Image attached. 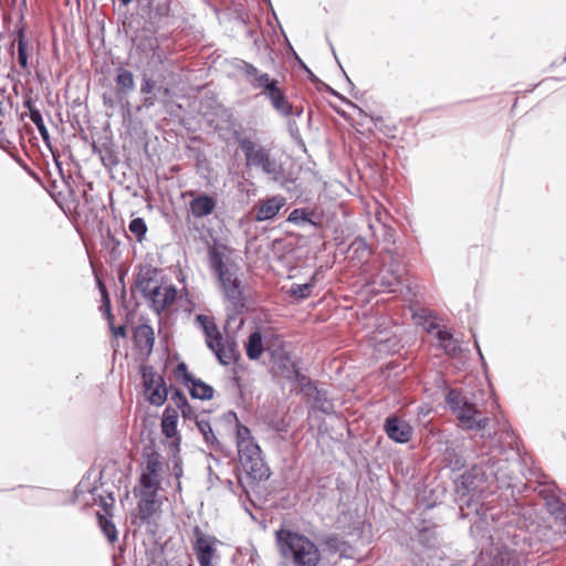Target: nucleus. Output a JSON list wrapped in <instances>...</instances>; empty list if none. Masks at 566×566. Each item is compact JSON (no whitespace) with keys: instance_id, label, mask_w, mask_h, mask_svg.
<instances>
[{"instance_id":"obj_28","label":"nucleus","mask_w":566,"mask_h":566,"mask_svg":"<svg viewBox=\"0 0 566 566\" xmlns=\"http://www.w3.org/2000/svg\"><path fill=\"white\" fill-rule=\"evenodd\" d=\"M178 411L167 406L161 419V432L165 437L171 439L177 436Z\"/></svg>"},{"instance_id":"obj_26","label":"nucleus","mask_w":566,"mask_h":566,"mask_svg":"<svg viewBox=\"0 0 566 566\" xmlns=\"http://www.w3.org/2000/svg\"><path fill=\"white\" fill-rule=\"evenodd\" d=\"M436 337L439 342V347L444 350L449 356H457L461 352L460 342L447 329H438Z\"/></svg>"},{"instance_id":"obj_56","label":"nucleus","mask_w":566,"mask_h":566,"mask_svg":"<svg viewBox=\"0 0 566 566\" xmlns=\"http://www.w3.org/2000/svg\"><path fill=\"white\" fill-rule=\"evenodd\" d=\"M157 93L168 96L170 94V90L168 87L158 86L156 88Z\"/></svg>"},{"instance_id":"obj_41","label":"nucleus","mask_w":566,"mask_h":566,"mask_svg":"<svg viewBox=\"0 0 566 566\" xmlns=\"http://www.w3.org/2000/svg\"><path fill=\"white\" fill-rule=\"evenodd\" d=\"M142 371V378H143V385L145 387L146 391H149L151 388L158 385V378L160 377L157 375L153 366L144 365L140 369Z\"/></svg>"},{"instance_id":"obj_24","label":"nucleus","mask_w":566,"mask_h":566,"mask_svg":"<svg viewBox=\"0 0 566 566\" xmlns=\"http://www.w3.org/2000/svg\"><path fill=\"white\" fill-rule=\"evenodd\" d=\"M287 221L298 227H305L308 224L316 228L321 223L315 212L303 208L292 210L287 217Z\"/></svg>"},{"instance_id":"obj_12","label":"nucleus","mask_w":566,"mask_h":566,"mask_svg":"<svg viewBox=\"0 0 566 566\" xmlns=\"http://www.w3.org/2000/svg\"><path fill=\"white\" fill-rule=\"evenodd\" d=\"M442 462L453 472L461 471L467 464L463 447L458 441H447L442 452Z\"/></svg>"},{"instance_id":"obj_58","label":"nucleus","mask_w":566,"mask_h":566,"mask_svg":"<svg viewBox=\"0 0 566 566\" xmlns=\"http://www.w3.org/2000/svg\"><path fill=\"white\" fill-rule=\"evenodd\" d=\"M427 329H428V332H430V333H431V332H433L434 329H437V331H438V329H440V328H439L438 324H436L434 322H430V323L428 324V326H427Z\"/></svg>"},{"instance_id":"obj_50","label":"nucleus","mask_w":566,"mask_h":566,"mask_svg":"<svg viewBox=\"0 0 566 566\" xmlns=\"http://www.w3.org/2000/svg\"><path fill=\"white\" fill-rule=\"evenodd\" d=\"M155 104H156V94L155 93L145 95V97L143 98L142 105H139L137 107V112H140L143 108L150 109L151 107H154Z\"/></svg>"},{"instance_id":"obj_63","label":"nucleus","mask_w":566,"mask_h":566,"mask_svg":"<svg viewBox=\"0 0 566 566\" xmlns=\"http://www.w3.org/2000/svg\"><path fill=\"white\" fill-rule=\"evenodd\" d=\"M176 490H177L178 492H181V481H180V479H179V480H177Z\"/></svg>"},{"instance_id":"obj_30","label":"nucleus","mask_w":566,"mask_h":566,"mask_svg":"<svg viewBox=\"0 0 566 566\" xmlns=\"http://www.w3.org/2000/svg\"><path fill=\"white\" fill-rule=\"evenodd\" d=\"M247 356L251 360H256L263 353L262 334L259 329L252 332L245 344Z\"/></svg>"},{"instance_id":"obj_2","label":"nucleus","mask_w":566,"mask_h":566,"mask_svg":"<svg viewBox=\"0 0 566 566\" xmlns=\"http://www.w3.org/2000/svg\"><path fill=\"white\" fill-rule=\"evenodd\" d=\"M486 472L478 464L465 471L457 481V491L462 492L460 514L463 518H470L471 532H489L490 524H496V513L494 509L489 507L485 503L474 499V494L479 488V483L483 482Z\"/></svg>"},{"instance_id":"obj_36","label":"nucleus","mask_w":566,"mask_h":566,"mask_svg":"<svg viewBox=\"0 0 566 566\" xmlns=\"http://www.w3.org/2000/svg\"><path fill=\"white\" fill-rule=\"evenodd\" d=\"M30 120L36 126L44 144L51 148V139L50 133L44 124L42 114L40 109H31V114H29Z\"/></svg>"},{"instance_id":"obj_32","label":"nucleus","mask_w":566,"mask_h":566,"mask_svg":"<svg viewBox=\"0 0 566 566\" xmlns=\"http://www.w3.org/2000/svg\"><path fill=\"white\" fill-rule=\"evenodd\" d=\"M158 380V385L148 391V401L157 407L165 403L169 394V389L166 386L165 379L163 377H159Z\"/></svg>"},{"instance_id":"obj_22","label":"nucleus","mask_w":566,"mask_h":566,"mask_svg":"<svg viewBox=\"0 0 566 566\" xmlns=\"http://www.w3.org/2000/svg\"><path fill=\"white\" fill-rule=\"evenodd\" d=\"M541 493L548 513L555 517L556 522H564L566 520V504L552 492L545 490Z\"/></svg>"},{"instance_id":"obj_51","label":"nucleus","mask_w":566,"mask_h":566,"mask_svg":"<svg viewBox=\"0 0 566 566\" xmlns=\"http://www.w3.org/2000/svg\"><path fill=\"white\" fill-rule=\"evenodd\" d=\"M172 473H174V476L176 478V480L181 479V476L184 474L181 459L177 455H174Z\"/></svg>"},{"instance_id":"obj_19","label":"nucleus","mask_w":566,"mask_h":566,"mask_svg":"<svg viewBox=\"0 0 566 566\" xmlns=\"http://www.w3.org/2000/svg\"><path fill=\"white\" fill-rule=\"evenodd\" d=\"M324 549L328 554H338L340 558H353L355 549L336 534L326 536L323 541Z\"/></svg>"},{"instance_id":"obj_29","label":"nucleus","mask_w":566,"mask_h":566,"mask_svg":"<svg viewBox=\"0 0 566 566\" xmlns=\"http://www.w3.org/2000/svg\"><path fill=\"white\" fill-rule=\"evenodd\" d=\"M187 388L193 399L210 400L213 398L214 389L201 379L195 378Z\"/></svg>"},{"instance_id":"obj_14","label":"nucleus","mask_w":566,"mask_h":566,"mask_svg":"<svg viewBox=\"0 0 566 566\" xmlns=\"http://www.w3.org/2000/svg\"><path fill=\"white\" fill-rule=\"evenodd\" d=\"M156 490H142L137 510L138 517L147 525L153 524V517L157 510Z\"/></svg>"},{"instance_id":"obj_21","label":"nucleus","mask_w":566,"mask_h":566,"mask_svg":"<svg viewBox=\"0 0 566 566\" xmlns=\"http://www.w3.org/2000/svg\"><path fill=\"white\" fill-rule=\"evenodd\" d=\"M134 342L140 352L149 355L155 343L154 328L148 324L138 325L134 331Z\"/></svg>"},{"instance_id":"obj_18","label":"nucleus","mask_w":566,"mask_h":566,"mask_svg":"<svg viewBox=\"0 0 566 566\" xmlns=\"http://www.w3.org/2000/svg\"><path fill=\"white\" fill-rule=\"evenodd\" d=\"M306 397L311 401V407L313 410L321 411L325 415H332L334 412V403L328 398L327 391L325 389L318 388L316 386L314 388H310Z\"/></svg>"},{"instance_id":"obj_62","label":"nucleus","mask_w":566,"mask_h":566,"mask_svg":"<svg viewBox=\"0 0 566 566\" xmlns=\"http://www.w3.org/2000/svg\"><path fill=\"white\" fill-rule=\"evenodd\" d=\"M118 1H119V2H120V4H122V6H124V7H127V6L132 2V0H118Z\"/></svg>"},{"instance_id":"obj_31","label":"nucleus","mask_w":566,"mask_h":566,"mask_svg":"<svg viewBox=\"0 0 566 566\" xmlns=\"http://www.w3.org/2000/svg\"><path fill=\"white\" fill-rule=\"evenodd\" d=\"M250 84L254 90H260L261 94L265 95L279 85V81L260 71L255 78L250 80Z\"/></svg>"},{"instance_id":"obj_9","label":"nucleus","mask_w":566,"mask_h":566,"mask_svg":"<svg viewBox=\"0 0 566 566\" xmlns=\"http://www.w3.org/2000/svg\"><path fill=\"white\" fill-rule=\"evenodd\" d=\"M403 272V266L398 261L391 259L390 262L384 265L379 271L374 283L382 291L395 292L402 284Z\"/></svg>"},{"instance_id":"obj_10","label":"nucleus","mask_w":566,"mask_h":566,"mask_svg":"<svg viewBox=\"0 0 566 566\" xmlns=\"http://www.w3.org/2000/svg\"><path fill=\"white\" fill-rule=\"evenodd\" d=\"M159 271L150 264H139L135 275V286L147 298L156 293L160 286L158 280Z\"/></svg>"},{"instance_id":"obj_43","label":"nucleus","mask_w":566,"mask_h":566,"mask_svg":"<svg viewBox=\"0 0 566 566\" xmlns=\"http://www.w3.org/2000/svg\"><path fill=\"white\" fill-rule=\"evenodd\" d=\"M175 376L177 379L180 380V382L187 387L190 385L193 379L196 378L191 373H189L188 367L186 363L180 361L178 363L176 369H175Z\"/></svg>"},{"instance_id":"obj_25","label":"nucleus","mask_w":566,"mask_h":566,"mask_svg":"<svg viewBox=\"0 0 566 566\" xmlns=\"http://www.w3.org/2000/svg\"><path fill=\"white\" fill-rule=\"evenodd\" d=\"M114 81L116 83L117 94L120 96L128 95L135 88L134 75L125 67L120 66L116 69V76Z\"/></svg>"},{"instance_id":"obj_1","label":"nucleus","mask_w":566,"mask_h":566,"mask_svg":"<svg viewBox=\"0 0 566 566\" xmlns=\"http://www.w3.org/2000/svg\"><path fill=\"white\" fill-rule=\"evenodd\" d=\"M209 269L229 303L228 311L241 314L247 308L240 266L229 256L226 245L208 247Z\"/></svg>"},{"instance_id":"obj_52","label":"nucleus","mask_w":566,"mask_h":566,"mask_svg":"<svg viewBox=\"0 0 566 566\" xmlns=\"http://www.w3.org/2000/svg\"><path fill=\"white\" fill-rule=\"evenodd\" d=\"M180 411H181V415H182V417H184L185 419H192V418H193L195 420H197V419H198V416H197V413H196V410H195V408L189 403V401L186 403V406H185V407H182V408L180 409Z\"/></svg>"},{"instance_id":"obj_42","label":"nucleus","mask_w":566,"mask_h":566,"mask_svg":"<svg viewBox=\"0 0 566 566\" xmlns=\"http://www.w3.org/2000/svg\"><path fill=\"white\" fill-rule=\"evenodd\" d=\"M293 380L291 382L296 384L301 391L306 396L308 394L310 388H314V382L304 374L301 373V370H293Z\"/></svg>"},{"instance_id":"obj_13","label":"nucleus","mask_w":566,"mask_h":566,"mask_svg":"<svg viewBox=\"0 0 566 566\" xmlns=\"http://www.w3.org/2000/svg\"><path fill=\"white\" fill-rule=\"evenodd\" d=\"M177 289L174 285L159 286L156 293H151L146 300L150 303V308L160 314L168 308L176 300Z\"/></svg>"},{"instance_id":"obj_47","label":"nucleus","mask_w":566,"mask_h":566,"mask_svg":"<svg viewBox=\"0 0 566 566\" xmlns=\"http://www.w3.org/2000/svg\"><path fill=\"white\" fill-rule=\"evenodd\" d=\"M279 368L281 369L282 377H284L286 380L292 381L293 380V370H300V368L291 361L281 363L279 365Z\"/></svg>"},{"instance_id":"obj_35","label":"nucleus","mask_w":566,"mask_h":566,"mask_svg":"<svg viewBox=\"0 0 566 566\" xmlns=\"http://www.w3.org/2000/svg\"><path fill=\"white\" fill-rule=\"evenodd\" d=\"M128 231L134 235L138 243H143L146 239L148 227L144 218H133L128 223Z\"/></svg>"},{"instance_id":"obj_45","label":"nucleus","mask_w":566,"mask_h":566,"mask_svg":"<svg viewBox=\"0 0 566 566\" xmlns=\"http://www.w3.org/2000/svg\"><path fill=\"white\" fill-rule=\"evenodd\" d=\"M140 484L144 488L143 490H158L159 486V476H153L150 472L143 471L140 475Z\"/></svg>"},{"instance_id":"obj_5","label":"nucleus","mask_w":566,"mask_h":566,"mask_svg":"<svg viewBox=\"0 0 566 566\" xmlns=\"http://www.w3.org/2000/svg\"><path fill=\"white\" fill-rule=\"evenodd\" d=\"M241 151L244 155L245 166L256 169L268 177L272 182L284 186L286 182V174L283 164L272 156L271 149L262 144L253 140L249 136H243L239 132H234Z\"/></svg>"},{"instance_id":"obj_23","label":"nucleus","mask_w":566,"mask_h":566,"mask_svg":"<svg viewBox=\"0 0 566 566\" xmlns=\"http://www.w3.org/2000/svg\"><path fill=\"white\" fill-rule=\"evenodd\" d=\"M348 258L365 263L371 255V249L363 237L355 238L347 248Z\"/></svg>"},{"instance_id":"obj_7","label":"nucleus","mask_w":566,"mask_h":566,"mask_svg":"<svg viewBox=\"0 0 566 566\" xmlns=\"http://www.w3.org/2000/svg\"><path fill=\"white\" fill-rule=\"evenodd\" d=\"M446 403L455 415L459 427L464 430H483L489 423V418L483 417L476 406L457 389H448Z\"/></svg>"},{"instance_id":"obj_34","label":"nucleus","mask_w":566,"mask_h":566,"mask_svg":"<svg viewBox=\"0 0 566 566\" xmlns=\"http://www.w3.org/2000/svg\"><path fill=\"white\" fill-rule=\"evenodd\" d=\"M18 44V62L23 70H28L29 54H28V40L25 38L24 29H19L17 32Z\"/></svg>"},{"instance_id":"obj_59","label":"nucleus","mask_w":566,"mask_h":566,"mask_svg":"<svg viewBox=\"0 0 566 566\" xmlns=\"http://www.w3.org/2000/svg\"><path fill=\"white\" fill-rule=\"evenodd\" d=\"M306 73L308 74V77L312 82H318V78L315 76V74L311 70H307Z\"/></svg>"},{"instance_id":"obj_8","label":"nucleus","mask_w":566,"mask_h":566,"mask_svg":"<svg viewBox=\"0 0 566 566\" xmlns=\"http://www.w3.org/2000/svg\"><path fill=\"white\" fill-rule=\"evenodd\" d=\"M195 541L192 548L200 566H214L212 560L217 555V544L220 543L214 536L206 534L199 526L193 528Z\"/></svg>"},{"instance_id":"obj_3","label":"nucleus","mask_w":566,"mask_h":566,"mask_svg":"<svg viewBox=\"0 0 566 566\" xmlns=\"http://www.w3.org/2000/svg\"><path fill=\"white\" fill-rule=\"evenodd\" d=\"M493 524H490L489 532H481L482 536L488 534L492 547L490 555L493 558V566H523L525 563L524 555L528 554L533 548V538L527 536L524 530L513 524H507L501 530L494 531ZM480 534V532H478Z\"/></svg>"},{"instance_id":"obj_39","label":"nucleus","mask_w":566,"mask_h":566,"mask_svg":"<svg viewBox=\"0 0 566 566\" xmlns=\"http://www.w3.org/2000/svg\"><path fill=\"white\" fill-rule=\"evenodd\" d=\"M233 69L242 74L249 82L252 78H255L259 74L260 70L255 67L252 63L247 62L241 59H234L232 62Z\"/></svg>"},{"instance_id":"obj_38","label":"nucleus","mask_w":566,"mask_h":566,"mask_svg":"<svg viewBox=\"0 0 566 566\" xmlns=\"http://www.w3.org/2000/svg\"><path fill=\"white\" fill-rule=\"evenodd\" d=\"M143 455L146 458V471L150 472L153 476H159L161 470L160 455L154 449L144 451Z\"/></svg>"},{"instance_id":"obj_55","label":"nucleus","mask_w":566,"mask_h":566,"mask_svg":"<svg viewBox=\"0 0 566 566\" xmlns=\"http://www.w3.org/2000/svg\"><path fill=\"white\" fill-rule=\"evenodd\" d=\"M23 105L29 109V114H31V109H38L35 106H34V103L31 98H28L23 102Z\"/></svg>"},{"instance_id":"obj_64","label":"nucleus","mask_w":566,"mask_h":566,"mask_svg":"<svg viewBox=\"0 0 566 566\" xmlns=\"http://www.w3.org/2000/svg\"><path fill=\"white\" fill-rule=\"evenodd\" d=\"M560 525L564 527V533L566 534V520L562 522Z\"/></svg>"},{"instance_id":"obj_57","label":"nucleus","mask_w":566,"mask_h":566,"mask_svg":"<svg viewBox=\"0 0 566 566\" xmlns=\"http://www.w3.org/2000/svg\"><path fill=\"white\" fill-rule=\"evenodd\" d=\"M103 102H104V105L109 106V107H113V105H114L113 99L105 94L103 95Z\"/></svg>"},{"instance_id":"obj_11","label":"nucleus","mask_w":566,"mask_h":566,"mask_svg":"<svg viewBox=\"0 0 566 566\" xmlns=\"http://www.w3.org/2000/svg\"><path fill=\"white\" fill-rule=\"evenodd\" d=\"M384 430L387 437L396 443H407L411 440L413 429L406 420L396 415H390L385 419Z\"/></svg>"},{"instance_id":"obj_15","label":"nucleus","mask_w":566,"mask_h":566,"mask_svg":"<svg viewBox=\"0 0 566 566\" xmlns=\"http://www.w3.org/2000/svg\"><path fill=\"white\" fill-rule=\"evenodd\" d=\"M216 207V198L208 193H200L189 202V211L196 219L208 217L213 212Z\"/></svg>"},{"instance_id":"obj_46","label":"nucleus","mask_w":566,"mask_h":566,"mask_svg":"<svg viewBox=\"0 0 566 566\" xmlns=\"http://www.w3.org/2000/svg\"><path fill=\"white\" fill-rule=\"evenodd\" d=\"M170 399L174 401L176 408L180 410L188 402L187 397L179 388L170 387L169 388Z\"/></svg>"},{"instance_id":"obj_4","label":"nucleus","mask_w":566,"mask_h":566,"mask_svg":"<svg viewBox=\"0 0 566 566\" xmlns=\"http://www.w3.org/2000/svg\"><path fill=\"white\" fill-rule=\"evenodd\" d=\"M235 443L239 461L245 473L244 476H238V482L243 492L249 495L261 481L270 478L271 470L263 459L261 447L245 424L238 426Z\"/></svg>"},{"instance_id":"obj_61","label":"nucleus","mask_w":566,"mask_h":566,"mask_svg":"<svg viewBox=\"0 0 566 566\" xmlns=\"http://www.w3.org/2000/svg\"><path fill=\"white\" fill-rule=\"evenodd\" d=\"M475 347H476V349H478V354H479L480 358L483 360L484 358H483L482 352H481V349H480V346H479V343H478V340H476V339H475Z\"/></svg>"},{"instance_id":"obj_40","label":"nucleus","mask_w":566,"mask_h":566,"mask_svg":"<svg viewBox=\"0 0 566 566\" xmlns=\"http://www.w3.org/2000/svg\"><path fill=\"white\" fill-rule=\"evenodd\" d=\"M98 525L109 543L117 541V530L113 521L103 514H97Z\"/></svg>"},{"instance_id":"obj_33","label":"nucleus","mask_w":566,"mask_h":566,"mask_svg":"<svg viewBox=\"0 0 566 566\" xmlns=\"http://www.w3.org/2000/svg\"><path fill=\"white\" fill-rule=\"evenodd\" d=\"M315 285H316V277H315V275H313L310 279V281L306 282V283H303V284L293 283L291 285L290 290H289V293L295 300L303 301V300L307 298L312 294L313 289L315 287Z\"/></svg>"},{"instance_id":"obj_44","label":"nucleus","mask_w":566,"mask_h":566,"mask_svg":"<svg viewBox=\"0 0 566 566\" xmlns=\"http://www.w3.org/2000/svg\"><path fill=\"white\" fill-rule=\"evenodd\" d=\"M419 542L427 548L433 549L438 545L434 532L424 528L419 532Z\"/></svg>"},{"instance_id":"obj_53","label":"nucleus","mask_w":566,"mask_h":566,"mask_svg":"<svg viewBox=\"0 0 566 566\" xmlns=\"http://www.w3.org/2000/svg\"><path fill=\"white\" fill-rule=\"evenodd\" d=\"M224 420L227 422H234L235 423V431L238 430V426L239 424H242L239 419H238V416L234 411H228L224 413Z\"/></svg>"},{"instance_id":"obj_16","label":"nucleus","mask_w":566,"mask_h":566,"mask_svg":"<svg viewBox=\"0 0 566 566\" xmlns=\"http://www.w3.org/2000/svg\"><path fill=\"white\" fill-rule=\"evenodd\" d=\"M195 322L205 334L207 347L213 349V344L222 340V334L213 318L205 314H198Z\"/></svg>"},{"instance_id":"obj_37","label":"nucleus","mask_w":566,"mask_h":566,"mask_svg":"<svg viewBox=\"0 0 566 566\" xmlns=\"http://www.w3.org/2000/svg\"><path fill=\"white\" fill-rule=\"evenodd\" d=\"M196 426L200 433L203 436L205 441L212 448L219 447L220 442L217 439L211 424L208 420L197 419Z\"/></svg>"},{"instance_id":"obj_20","label":"nucleus","mask_w":566,"mask_h":566,"mask_svg":"<svg viewBox=\"0 0 566 566\" xmlns=\"http://www.w3.org/2000/svg\"><path fill=\"white\" fill-rule=\"evenodd\" d=\"M271 106L282 116L287 117L294 114V107L289 102L285 92L279 85L264 95Z\"/></svg>"},{"instance_id":"obj_49","label":"nucleus","mask_w":566,"mask_h":566,"mask_svg":"<svg viewBox=\"0 0 566 566\" xmlns=\"http://www.w3.org/2000/svg\"><path fill=\"white\" fill-rule=\"evenodd\" d=\"M397 347L398 343L392 339H387L386 342L380 340L378 344L379 352L395 353L397 350Z\"/></svg>"},{"instance_id":"obj_54","label":"nucleus","mask_w":566,"mask_h":566,"mask_svg":"<svg viewBox=\"0 0 566 566\" xmlns=\"http://www.w3.org/2000/svg\"><path fill=\"white\" fill-rule=\"evenodd\" d=\"M112 332L115 336H120V337L126 336V327L124 325L112 326Z\"/></svg>"},{"instance_id":"obj_60","label":"nucleus","mask_w":566,"mask_h":566,"mask_svg":"<svg viewBox=\"0 0 566 566\" xmlns=\"http://www.w3.org/2000/svg\"><path fill=\"white\" fill-rule=\"evenodd\" d=\"M296 59L298 60L301 67L307 72V70H310V69L306 66V64L297 55H296Z\"/></svg>"},{"instance_id":"obj_27","label":"nucleus","mask_w":566,"mask_h":566,"mask_svg":"<svg viewBox=\"0 0 566 566\" xmlns=\"http://www.w3.org/2000/svg\"><path fill=\"white\" fill-rule=\"evenodd\" d=\"M210 350L216 355L218 361L223 366H228L237 359V349L233 343L226 345L222 339L221 342L214 343L213 349Z\"/></svg>"},{"instance_id":"obj_48","label":"nucleus","mask_w":566,"mask_h":566,"mask_svg":"<svg viewBox=\"0 0 566 566\" xmlns=\"http://www.w3.org/2000/svg\"><path fill=\"white\" fill-rule=\"evenodd\" d=\"M155 90H156L155 81L145 74L143 76L142 84H140V94L149 95V94H153L155 92Z\"/></svg>"},{"instance_id":"obj_17","label":"nucleus","mask_w":566,"mask_h":566,"mask_svg":"<svg viewBox=\"0 0 566 566\" xmlns=\"http://www.w3.org/2000/svg\"><path fill=\"white\" fill-rule=\"evenodd\" d=\"M286 199L282 196H273L263 201L256 210L255 221L262 222L273 219L285 206Z\"/></svg>"},{"instance_id":"obj_6","label":"nucleus","mask_w":566,"mask_h":566,"mask_svg":"<svg viewBox=\"0 0 566 566\" xmlns=\"http://www.w3.org/2000/svg\"><path fill=\"white\" fill-rule=\"evenodd\" d=\"M275 541L280 555L293 566H317L321 562L319 548L304 534L281 527L275 531Z\"/></svg>"}]
</instances>
